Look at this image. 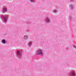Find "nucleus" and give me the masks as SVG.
<instances>
[{
	"label": "nucleus",
	"mask_w": 76,
	"mask_h": 76,
	"mask_svg": "<svg viewBox=\"0 0 76 76\" xmlns=\"http://www.w3.org/2000/svg\"><path fill=\"white\" fill-rule=\"evenodd\" d=\"M44 54V51L43 50L40 49H38V50H37L36 55L37 56H43Z\"/></svg>",
	"instance_id": "f257e3e1"
},
{
	"label": "nucleus",
	"mask_w": 76,
	"mask_h": 76,
	"mask_svg": "<svg viewBox=\"0 0 76 76\" xmlns=\"http://www.w3.org/2000/svg\"><path fill=\"white\" fill-rule=\"evenodd\" d=\"M22 52L20 50H18L17 51V54L16 56L18 58L19 57H22Z\"/></svg>",
	"instance_id": "f03ea898"
},
{
	"label": "nucleus",
	"mask_w": 76,
	"mask_h": 76,
	"mask_svg": "<svg viewBox=\"0 0 76 76\" xmlns=\"http://www.w3.org/2000/svg\"><path fill=\"white\" fill-rule=\"evenodd\" d=\"M76 75V73L74 71H72L70 72L69 73V75L68 76H75Z\"/></svg>",
	"instance_id": "7ed1b4c3"
},
{
	"label": "nucleus",
	"mask_w": 76,
	"mask_h": 76,
	"mask_svg": "<svg viewBox=\"0 0 76 76\" xmlns=\"http://www.w3.org/2000/svg\"><path fill=\"white\" fill-rule=\"evenodd\" d=\"M8 17L7 16H2V21L3 22H7Z\"/></svg>",
	"instance_id": "20e7f679"
},
{
	"label": "nucleus",
	"mask_w": 76,
	"mask_h": 76,
	"mask_svg": "<svg viewBox=\"0 0 76 76\" xmlns=\"http://www.w3.org/2000/svg\"><path fill=\"white\" fill-rule=\"evenodd\" d=\"M7 11V7H5L2 8V11H1L2 13H4L5 12H6Z\"/></svg>",
	"instance_id": "39448f33"
},
{
	"label": "nucleus",
	"mask_w": 76,
	"mask_h": 76,
	"mask_svg": "<svg viewBox=\"0 0 76 76\" xmlns=\"http://www.w3.org/2000/svg\"><path fill=\"white\" fill-rule=\"evenodd\" d=\"M69 18L70 21H72V20H73V15H71L70 16H69Z\"/></svg>",
	"instance_id": "423d86ee"
},
{
	"label": "nucleus",
	"mask_w": 76,
	"mask_h": 76,
	"mask_svg": "<svg viewBox=\"0 0 76 76\" xmlns=\"http://www.w3.org/2000/svg\"><path fill=\"white\" fill-rule=\"evenodd\" d=\"M1 42L2 44H6L7 42V41L5 39H2L1 40Z\"/></svg>",
	"instance_id": "0eeeda50"
},
{
	"label": "nucleus",
	"mask_w": 76,
	"mask_h": 76,
	"mask_svg": "<svg viewBox=\"0 0 76 76\" xmlns=\"http://www.w3.org/2000/svg\"><path fill=\"white\" fill-rule=\"evenodd\" d=\"M45 21L47 23H49L50 22V19L48 18H47L45 19Z\"/></svg>",
	"instance_id": "6e6552de"
},
{
	"label": "nucleus",
	"mask_w": 76,
	"mask_h": 76,
	"mask_svg": "<svg viewBox=\"0 0 76 76\" xmlns=\"http://www.w3.org/2000/svg\"><path fill=\"white\" fill-rule=\"evenodd\" d=\"M32 42H28V47H29L30 46H31V45H32Z\"/></svg>",
	"instance_id": "1a4fd4ad"
},
{
	"label": "nucleus",
	"mask_w": 76,
	"mask_h": 76,
	"mask_svg": "<svg viewBox=\"0 0 76 76\" xmlns=\"http://www.w3.org/2000/svg\"><path fill=\"white\" fill-rule=\"evenodd\" d=\"M24 37L25 40H27V39H28V37L27 36H24Z\"/></svg>",
	"instance_id": "9d476101"
},
{
	"label": "nucleus",
	"mask_w": 76,
	"mask_h": 76,
	"mask_svg": "<svg viewBox=\"0 0 76 76\" xmlns=\"http://www.w3.org/2000/svg\"><path fill=\"white\" fill-rule=\"evenodd\" d=\"M69 6V7H71L72 9H73V8H74V7H73V5L72 4H70Z\"/></svg>",
	"instance_id": "9b49d317"
},
{
	"label": "nucleus",
	"mask_w": 76,
	"mask_h": 76,
	"mask_svg": "<svg viewBox=\"0 0 76 76\" xmlns=\"http://www.w3.org/2000/svg\"><path fill=\"white\" fill-rule=\"evenodd\" d=\"M30 1L31 2V3H34V2H35V1L34 0H30Z\"/></svg>",
	"instance_id": "f8f14e48"
},
{
	"label": "nucleus",
	"mask_w": 76,
	"mask_h": 76,
	"mask_svg": "<svg viewBox=\"0 0 76 76\" xmlns=\"http://www.w3.org/2000/svg\"><path fill=\"white\" fill-rule=\"evenodd\" d=\"M53 11L54 13H56L57 12V10H53Z\"/></svg>",
	"instance_id": "ddd939ff"
},
{
	"label": "nucleus",
	"mask_w": 76,
	"mask_h": 76,
	"mask_svg": "<svg viewBox=\"0 0 76 76\" xmlns=\"http://www.w3.org/2000/svg\"><path fill=\"white\" fill-rule=\"evenodd\" d=\"M73 48H75V49H76V46L75 45H73Z\"/></svg>",
	"instance_id": "4468645a"
},
{
	"label": "nucleus",
	"mask_w": 76,
	"mask_h": 76,
	"mask_svg": "<svg viewBox=\"0 0 76 76\" xmlns=\"http://www.w3.org/2000/svg\"><path fill=\"white\" fill-rule=\"evenodd\" d=\"M70 1H73L74 0H69Z\"/></svg>",
	"instance_id": "2eb2a0df"
},
{
	"label": "nucleus",
	"mask_w": 76,
	"mask_h": 76,
	"mask_svg": "<svg viewBox=\"0 0 76 76\" xmlns=\"http://www.w3.org/2000/svg\"><path fill=\"white\" fill-rule=\"evenodd\" d=\"M0 18H1V16H0Z\"/></svg>",
	"instance_id": "dca6fc26"
},
{
	"label": "nucleus",
	"mask_w": 76,
	"mask_h": 76,
	"mask_svg": "<svg viewBox=\"0 0 76 76\" xmlns=\"http://www.w3.org/2000/svg\"><path fill=\"white\" fill-rule=\"evenodd\" d=\"M15 54H16V52H15Z\"/></svg>",
	"instance_id": "f3484780"
},
{
	"label": "nucleus",
	"mask_w": 76,
	"mask_h": 76,
	"mask_svg": "<svg viewBox=\"0 0 76 76\" xmlns=\"http://www.w3.org/2000/svg\"><path fill=\"white\" fill-rule=\"evenodd\" d=\"M67 75H68V74L67 73Z\"/></svg>",
	"instance_id": "a211bd4d"
},
{
	"label": "nucleus",
	"mask_w": 76,
	"mask_h": 76,
	"mask_svg": "<svg viewBox=\"0 0 76 76\" xmlns=\"http://www.w3.org/2000/svg\"><path fill=\"white\" fill-rule=\"evenodd\" d=\"M66 50H67V49H66Z\"/></svg>",
	"instance_id": "6ab92c4d"
}]
</instances>
